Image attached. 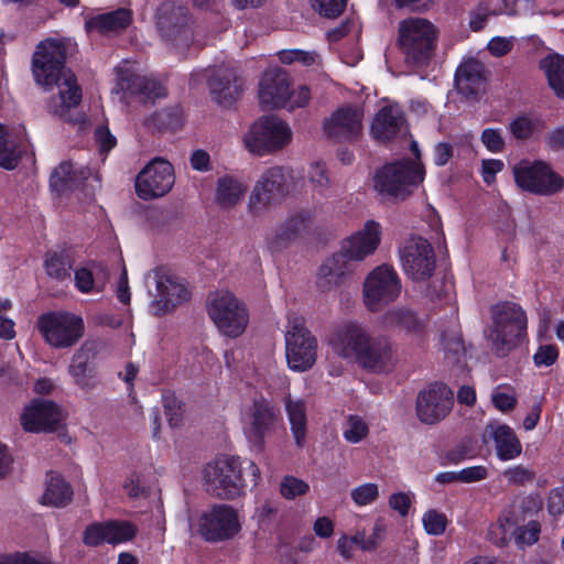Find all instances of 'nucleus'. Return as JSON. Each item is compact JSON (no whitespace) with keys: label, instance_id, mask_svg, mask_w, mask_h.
Segmentation results:
<instances>
[{"label":"nucleus","instance_id":"4d7b16f0","mask_svg":"<svg viewBox=\"0 0 564 564\" xmlns=\"http://www.w3.org/2000/svg\"><path fill=\"white\" fill-rule=\"evenodd\" d=\"M123 488L130 498L144 497L149 489L145 485L144 478L138 473L130 474L123 485Z\"/></svg>","mask_w":564,"mask_h":564},{"label":"nucleus","instance_id":"ea45409f","mask_svg":"<svg viewBox=\"0 0 564 564\" xmlns=\"http://www.w3.org/2000/svg\"><path fill=\"white\" fill-rule=\"evenodd\" d=\"M20 159L18 143L3 126L0 124V166L7 170H13Z\"/></svg>","mask_w":564,"mask_h":564},{"label":"nucleus","instance_id":"aec40b11","mask_svg":"<svg viewBox=\"0 0 564 564\" xmlns=\"http://www.w3.org/2000/svg\"><path fill=\"white\" fill-rule=\"evenodd\" d=\"M453 392L445 384L434 383L421 391L416 399V414L425 424L443 420L452 410Z\"/></svg>","mask_w":564,"mask_h":564},{"label":"nucleus","instance_id":"20e7f679","mask_svg":"<svg viewBox=\"0 0 564 564\" xmlns=\"http://www.w3.org/2000/svg\"><path fill=\"white\" fill-rule=\"evenodd\" d=\"M438 29L425 18L410 17L398 24L397 45L411 66H425L432 59Z\"/></svg>","mask_w":564,"mask_h":564},{"label":"nucleus","instance_id":"bb28decb","mask_svg":"<svg viewBox=\"0 0 564 564\" xmlns=\"http://www.w3.org/2000/svg\"><path fill=\"white\" fill-rule=\"evenodd\" d=\"M94 357V343L85 341L75 350L67 367L73 383L85 392H90L97 386L96 371L93 366Z\"/></svg>","mask_w":564,"mask_h":564},{"label":"nucleus","instance_id":"09e8293b","mask_svg":"<svg viewBox=\"0 0 564 564\" xmlns=\"http://www.w3.org/2000/svg\"><path fill=\"white\" fill-rule=\"evenodd\" d=\"M83 542L87 546H99L101 544H110V535L108 521L96 522L88 525L83 534Z\"/></svg>","mask_w":564,"mask_h":564},{"label":"nucleus","instance_id":"7c9ffc66","mask_svg":"<svg viewBox=\"0 0 564 564\" xmlns=\"http://www.w3.org/2000/svg\"><path fill=\"white\" fill-rule=\"evenodd\" d=\"M312 212L302 210L288 218L270 238V247L280 250L303 235L313 224Z\"/></svg>","mask_w":564,"mask_h":564},{"label":"nucleus","instance_id":"5fc2aeb1","mask_svg":"<svg viewBox=\"0 0 564 564\" xmlns=\"http://www.w3.org/2000/svg\"><path fill=\"white\" fill-rule=\"evenodd\" d=\"M503 478L512 485H524L534 478V471L523 465H516L502 473Z\"/></svg>","mask_w":564,"mask_h":564},{"label":"nucleus","instance_id":"bf43d9fd","mask_svg":"<svg viewBox=\"0 0 564 564\" xmlns=\"http://www.w3.org/2000/svg\"><path fill=\"white\" fill-rule=\"evenodd\" d=\"M313 7L319 11L321 14L335 18L339 15L346 7V0H311Z\"/></svg>","mask_w":564,"mask_h":564},{"label":"nucleus","instance_id":"6e6d98bb","mask_svg":"<svg viewBox=\"0 0 564 564\" xmlns=\"http://www.w3.org/2000/svg\"><path fill=\"white\" fill-rule=\"evenodd\" d=\"M308 178L318 193H324L329 186L327 170L322 163H314L308 171Z\"/></svg>","mask_w":564,"mask_h":564},{"label":"nucleus","instance_id":"9b49d317","mask_svg":"<svg viewBox=\"0 0 564 564\" xmlns=\"http://www.w3.org/2000/svg\"><path fill=\"white\" fill-rule=\"evenodd\" d=\"M285 356L293 371L311 369L317 358V340L305 326L301 316H289L285 330Z\"/></svg>","mask_w":564,"mask_h":564},{"label":"nucleus","instance_id":"b1692460","mask_svg":"<svg viewBox=\"0 0 564 564\" xmlns=\"http://www.w3.org/2000/svg\"><path fill=\"white\" fill-rule=\"evenodd\" d=\"M191 18L187 10L171 2L162 3L156 11V25L162 35L176 44L192 39Z\"/></svg>","mask_w":564,"mask_h":564},{"label":"nucleus","instance_id":"680f3d73","mask_svg":"<svg viewBox=\"0 0 564 564\" xmlns=\"http://www.w3.org/2000/svg\"><path fill=\"white\" fill-rule=\"evenodd\" d=\"M75 286L80 293H91L96 290L93 271L88 268H79L74 274Z\"/></svg>","mask_w":564,"mask_h":564},{"label":"nucleus","instance_id":"69168bd1","mask_svg":"<svg viewBox=\"0 0 564 564\" xmlns=\"http://www.w3.org/2000/svg\"><path fill=\"white\" fill-rule=\"evenodd\" d=\"M489 14V6L486 2L478 3L469 13V28L476 32L480 31L485 26Z\"/></svg>","mask_w":564,"mask_h":564},{"label":"nucleus","instance_id":"e2e57ef3","mask_svg":"<svg viewBox=\"0 0 564 564\" xmlns=\"http://www.w3.org/2000/svg\"><path fill=\"white\" fill-rule=\"evenodd\" d=\"M541 528L539 522L530 521L528 524L518 529L517 532V542L519 544L531 545L539 540Z\"/></svg>","mask_w":564,"mask_h":564},{"label":"nucleus","instance_id":"8fccbe9b","mask_svg":"<svg viewBox=\"0 0 564 564\" xmlns=\"http://www.w3.org/2000/svg\"><path fill=\"white\" fill-rule=\"evenodd\" d=\"M310 490V485L291 475L284 476L280 482V494L284 499L294 500L297 497L305 496Z\"/></svg>","mask_w":564,"mask_h":564},{"label":"nucleus","instance_id":"c756f323","mask_svg":"<svg viewBox=\"0 0 564 564\" xmlns=\"http://www.w3.org/2000/svg\"><path fill=\"white\" fill-rule=\"evenodd\" d=\"M404 118L398 106H384L375 116L370 133L379 142L395 138L403 129Z\"/></svg>","mask_w":564,"mask_h":564},{"label":"nucleus","instance_id":"4468645a","mask_svg":"<svg viewBox=\"0 0 564 564\" xmlns=\"http://www.w3.org/2000/svg\"><path fill=\"white\" fill-rule=\"evenodd\" d=\"M289 180L290 173L282 166H271L264 170L249 195V213L259 216L282 200L290 192Z\"/></svg>","mask_w":564,"mask_h":564},{"label":"nucleus","instance_id":"9d476101","mask_svg":"<svg viewBox=\"0 0 564 564\" xmlns=\"http://www.w3.org/2000/svg\"><path fill=\"white\" fill-rule=\"evenodd\" d=\"M292 135L285 121L267 116L251 124L242 138V143L250 153L262 156L285 148L292 141Z\"/></svg>","mask_w":564,"mask_h":564},{"label":"nucleus","instance_id":"4c0bfd02","mask_svg":"<svg viewBox=\"0 0 564 564\" xmlns=\"http://www.w3.org/2000/svg\"><path fill=\"white\" fill-rule=\"evenodd\" d=\"M284 404L295 443L302 447L305 443L307 425L305 402L302 399L288 397Z\"/></svg>","mask_w":564,"mask_h":564},{"label":"nucleus","instance_id":"f03ea898","mask_svg":"<svg viewBox=\"0 0 564 564\" xmlns=\"http://www.w3.org/2000/svg\"><path fill=\"white\" fill-rule=\"evenodd\" d=\"M381 241V226L368 220L361 229L341 242L340 250L327 258L319 267L317 285L323 291L338 288L344 279L354 271V262H361L371 256Z\"/></svg>","mask_w":564,"mask_h":564},{"label":"nucleus","instance_id":"58836bf2","mask_svg":"<svg viewBox=\"0 0 564 564\" xmlns=\"http://www.w3.org/2000/svg\"><path fill=\"white\" fill-rule=\"evenodd\" d=\"M550 87L558 97H564V56L550 54L540 62Z\"/></svg>","mask_w":564,"mask_h":564},{"label":"nucleus","instance_id":"a18cd8bd","mask_svg":"<svg viewBox=\"0 0 564 564\" xmlns=\"http://www.w3.org/2000/svg\"><path fill=\"white\" fill-rule=\"evenodd\" d=\"M542 128L540 119L531 116H520L511 121L509 129L516 139H529Z\"/></svg>","mask_w":564,"mask_h":564},{"label":"nucleus","instance_id":"423d86ee","mask_svg":"<svg viewBox=\"0 0 564 564\" xmlns=\"http://www.w3.org/2000/svg\"><path fill=\"white\" fill-rule=\"evenodd\" d=\"M424 178V169L419 161L402 160L386 164L373 177V187L381 199H404L413 186Z\"/></svg>","mask_w":564,"mask_h":564},{"label":"nucleus","instance_id":"ddd939ff","mask_svg":"<svg viewBox=\"0 0 564 564\" xmlns=\"http://www.w3.org/2000/svg\"><path fill=\"white\" fill-rule=\"evenodd\" d=\"M512 172L517 186L531 194L550 196L564 187V178L543 161L522 160Z\"/></svg>","mask_w":564,"mask_h":564},{"label":"nucleus","instance_id":"c03bdc74","mask_svg":"<svg viewBox=\"0 0 564 564\" xmlns=\"http://www.w3.org/2000/svg\"><path fill=\"white\" fill-rule=\"evenodd\" d=\"M369 434L367 422L358 415H349L344 424L343 436L351 444L364 441Z\"/></svg>","mask_w":564,"mask_h":564},{"label":"nucleus","instance_id":"37998d69","mask_svg":"<svg viewBox=\"0 0 564 564\" xmlns=\"http://www.w3.org/2000/svg\"><path fill=\"white\" fill-rule=\"evenodd\" d=\"M379 497L380 489L376 482H364L350 490V499L359 508L376 503Z\"/></svg>","mask_w":564,"mask_h":564},{"label":"nucleus","instance_id":"a211bd4d","mask_svg":"<svg viewBox=\"0 0 564 564\" xmlns=\"http://www.w3.org/2000/svg\"><path fill=\"white\" fill-rule=\"evenodd\" d=\"M402 267L414 281H424L435 270V256L430 242L421 237L409 239L400 250Z\"/></svg>","mask_w":564,"mask_h":564},{"label":"nucleus","instance_id":"e433bc0d","mask_svg":"<svg viewBox=\"0 0 564 564\" xmlns=\"http://www.w3.org/2000/svg\"><path fill=\"white\" fill-rule=\"evenodd\" d=\"M132 20L131 12L127 9H118L112 12L97 14L86 22L89 31L99 33L117 32L127 28Z\"/></svg>","mask_w":564,"mask_h":564},{"label":"nucleus","instance_id":"de8ad7c7","mask_svg":"<svg viewBox=\"0 0 564 564\" xmlns=\"http://www.w3.org/2000/svg\"><path fill=\"white\" fill-rule=\"evenodd\" d=\"M442 346L445 352V358L452 364L460 362L465 348L457 330L446 333L442 337Z\"/></svg>","mask_w":564,"mask_h":564},{"label":"nucleus","instance_id":"f704fd0d","mask_svg":"<svg viewBox=\"0 0 564 564\" xmlns=\"http://www.w3.org/2000/svg\"><path fill=\"white\" fill-rule=\"evenodd\" d=\"M247 185L231 175H224L217 180L215 200L221 208H232L245 197Z\"/></svg>","mask_w":564,"mask_h":564},{"label":"nucleus","instance_id":"dca6fc26","mask_svg":"<svg viewBox=\"0 0 564 564\" xmlns=\"http://www.w3.org/2000/svg\"><path fill=\"white\" fill-rule=\"evenodd\" d=\"M155 292L152 294L151 310L155 315H164L187 302L191 291L187 283L169 270L159 268L153 271Z\"/></svg>","mask_w":564,"mask_h":564},{"label":"nucleus","instance_id":"72a5a7b5","mask_svg":"<svg viewBox=\"0 0 564 564\" xmlns=\"http://www.w3.org/2000/svg\"><path fill=\"white\" fill-rule=\"evenodd\" d=\"M212 98L223 107H231L241 93V82L229 72H219L209 80Z\"/></svg>","mask_w":564,"mask_h":564},{"label":"nucleus","instance_id":"a19ab883","mask_svg":"<svg viewBox=\"0 0 564 564\" xmlns=\"http://www.w3.org/2000/svg\"><path fill=\"white\" fill-rule=\"evenodd\" d=\"M108 529L110 535V545L123 544L132 541L138 532V527L126 520H109Z\"/></svg>","mask_w":564,"mask_h":564},{"label":"nucleus","instance_id":"864d4df0","mask_svg":"<svg viewBox=\"0 0 564 564\" xmlns=\"http://www.w3.org/2000/svg\"><path fill=\"white\" fill-rule=\"evenodd\" d=\"M413 499L414 494L411 491L392 492L388 498V506L391 510L395 511L401 518H405L410 513Z\"/></svg>","mask_w":564,"mask_h":564},{"label":"nucleus","instance_id":"412c9836","mask_svg":"<svg viewBox=\"0 0 564 564\" xmlns=\"http://www.w3.org/2000/svg\"><path fill=\"white\" fill-rule=\"evenodd\" d=\"M364 111L356 106L336 109L325 119L323 129L328 138L345 142L357 140L362 132Z\"/></svg>","mask_w":564,"mask_h":564},{"label":"nucleus","instance_id":"052dcab7","mask_svg":"<svg viewBox=\"0 0 564 564\" xmlns=\"http://www.w3.org/2000/svg\"><path fill=\"white\" fill-rule=\"evenodd\" d=\"M481 142L486 149L492 153L502 152L505 148V140L498 129H485L481 133Z\"/></svg>","mask_w":564,"mask_h":564},{"label":"nucleus","instance_id":"6ab92c4d","mask_svg":"<svg viewBox=\"0 0 564 564\" xmlns=\"http://www.w3.org/2000/svg\"><path fill=\"white\" fill-rule=\"evenodd\" d=\"M370 337L362 324L350 321L334 329L328 338V344L339 357L358 362Z\"/></svg>","mask_w":564,"mask_h":564},{"label":"nucleus","instance_id":"473e14b6","mask_svg":"<svg viewBox=\"0 0 564 564\" xmlns=\"http://www.w3.org/2000/svg\"><path fill=\"white\" fill-rule=\"evenodd\" d=\"M485 66L469 59L458 66L455 74V85L458 91L465 96H475L485 89Z\"/></svg>","mask_w":564,"mask_h":564},{"label":"nucleus","instance_id":"774afa93","mask_svg":"<svg viewBox=\"0 0 564 564\" xmlns=\"http://www.w3.org/2000/svg\"><path fill=\"white\" fill-rule=\"evenodd\" d=\"M488 470L485 466H471L458 470L459 482L470 484L486 479Z\"/></svg>","mask_w":564,"mask_h":564},{"label":"nucleus","instance_id":"4be33fe9","mask_svg":"<svg viewBox=\"0 0 564 564\" xmlns=\"http://www.w3.org/2000/svg\"><path fill=\"white\" fill-rule=\"evenodd\" d=\"M62 409L53 401L35 399L24 408L21 425L28 432H52L62 423Z\"/></svg>","mask_w":564,"mask_h":564},{"label":"nucleus","instance_id":"49530a36","mask_svg":"<svg viewBox=\"0 0 564 564\" xmlns=\"http://www.w3.org/2000/svg\"><path fill=\"white\" fill-rule=\"evenodd\" d=\"M422 525L429 535H442L448 525L446 514L436 509H429L422 514Z\"/></svg>","mask_w":564,"mask_h":564},{"label":"nucleus","instance_id":"cd10ccee","mask_svg":"<svg viewBox=\"0 0 564 564\" xmlns=\"http://www.w3.org/2000/svg\"><path fill=\"white\" fill-rule=\"evenodd\" d=\"M482 441L494 443L496 455L500 460H512L521 455L522 445L514 431L506 425L491 422L486 425L482 432Z\"/></svg>","mask_w":564,"mask_h":564},{"label":"nucleus","instance_id":"c85d7f7f","mask_svg":"<svg viewBox=\"0 0 564 564\" xmlns=\"http://www.w3.org/2000/svg\"><path fill=\"white\" fill-rule=\"evenodd\" d=\"M381 323L384 327L399 329L406 335L420 338L425 330V321L408 306H394L383 313Z\"/></svg>","mask_w":564,"mask_h":564},{"label":"nucleus","instance_id":"5701e85b","mask_svg":"<svg viewBox=\"0 0 564 564\" xmlns=\"http://www.w3.org/2000/svg\"><path fill=\"white\" fill-rule=\"evenodd\" d=\"M289 74L279 67L268 68L259 82L258 97L264 109L283 108L290 98Z\"/></svg>","mask_w":564,"mask_h":564},{"label":"nucleus","instance_id":"f8f14e48","mask_svg":"<svg viewBox=\"0 0 564 564\" xmlns=\"http://www.w3.org/2000/svg\"><path fill=\"white\" fill-rule=\"evenodd\" d=\"M402 283L397 271L389 264L372 269L362 284V303L372 313L381 311L401 294Z\"/></svg>","mask_w":564,"mask_h":564},{"label":"nucleus","instance_id":"39448f33","mask_svg":"<svg viewBox=\"0 0 564 564\" xmlns=\"http://www.w3.org/2000/svg\"><path fill=\"white\" fill-rule=\"evenodd\" d=\"M528 318L516 303L503 302L491 307V324L485 336L498 356H506L524 338Z\"/></svg>","mask_w":564,"mask_h":564},{"label":"nucleus","instance_id":"6e6552de","mask_svg":"<svg viewBox=\"0 0 564 564\" xmlns=\"http://www.w3.org/2000/svg\"><path fill=\"white\" fill-rule=\"evenodd\" d=\"M240 421L251 451L262 453L265 437L279 421V412L271 401L260 395L242 406Z\"/></svg>","mask_w":564,"mask_h":564},{"label":"nucleus","instance_id":"338daca9","mask_svg":"<svg viewBox=\"0 0 564 564\" xmlns=\"http://www.w3.org/2000/svg\"><path fill=\"white\" fill-rule=\"evenodd\" d=\"M505 164L501 160L489 159L482 160L481 163V176L486 184L491 185L496 181V175L502 171Z\"/></svg>","mask_w":564,"mask_h":564},{"label":"nucleus","instance_id":"2eb2a0df","mask_svg":"<svg viewBox=\"0 0 564 564\" xmlns=\"http://www.w3.org/2000/svg\"><path fill=\"white\" fill-rule=\"evenodd\" d=\"M241 530L238 510L225 503H216L204 510L198 519V532L207 542H220L235 538Z\"/></svg>","mask_w":564,"mask_h":564},{"label":"nucleus","instance_id":"f257e3e1","mask_svg":"<svg viewBox=\"0 0 564 564\" xmlns=\"http://www.w3.org/2000/svg\"><path fill=\"white\" fill-rule=\"evenodd\" d=\"M69 40H45L33 54L32 73L35 83L45 90L57 87L58 95L48 101V109L55 116L64 118L69 109L82 100V90L75 75L65 67Z\"/></svg>","mask_w":564,"mask_h":564},{"label":"nucleus","instance_id":"13d9d810","mask_svg":"<svg viewBox=\"0 0 564 564\" xmlns=\"http://www.w3.org/2000/svg\"><path fill=\"white\" fill-rule=\"evenodd\" d=\"M514 42L516 39L513 36H495L488 42L487 50L492 56H505L511 52Z\"/></svg>","mask_w":564,"mask_h":564},{"label":"nucleus","instance_id":"2f4dec72","mask_svg":"<svg viewBox=\"0 0 564 564\" xmlns=\"http://www.w3.org/2000/svg\"><path fill=\"white\" fill-rule=\"evenodd\" d=\"M90 175V170L66 161L56 166L50 177V185L56 194L78 188Z\"/></svg>","mask_w":564,"mask_h":564},{"label":"nucleus","instance_id":"0eeeda50","mask_svg":"<svg viewBox=\"0 0 564 564\" xmlns=\"http://www.w3.org/2000/svg\"><path fill=\"white\" fill-rule=\"evenodd\" d=\"M207 314L220 335L238 338L249 324L246 304L228 290H217L208 295Z\"/></svg>","mask_w":564,"mask_h":564},{"label":"nucleus","instance_id":"a878e982","mask_svg":"<svg viewBox=\"0 0 564 564\" xmlns=\"http://www.w3.org/2000/svg\"><path fill=\"white\" fill-rule=\"evenodd\" d=\"M358 364L376 373L392 370L397 364V352L390 338L386 336L370 337Z\"/></svg>","mask_w":564,"mask_h":564},{"label":"nucleus","instance_id":"603ef678","mask_svg":"<svg viewBox=\"0 0 564 564\" xmlns=\"http://www.w3.org/2000/svg\"><path fill=\"white\" fill-rule=\"evenodd\" d=\"M279 59L283 64L301 63L304 66H311L318 62V55L314 52L303 50H282L278 53Z\"/></svg>","mask_w":564,"mask_h":564},{"label":"nucleus","instance_id":"7ed1b4c3","mask_svg":"<svg viewBox=\"0 0 564 564\" xmlns=\"http://www.w3.org/2000/svg\"><path fill=\"white\" fill-rule=\"evenodd\" d=\"M246 469L254 484L260 478V469L252 460L223 455L208 463L203 469V479L207 489L220 498L234 499L243 490L242 471Z\"/></svg>","mask_w":564,"mask_h":564},{"label":"nucleus","instance_id":"f3484780","mask_svg":"<svg viewBox=\"0 0 564 564\" xmlns=\"http://www.w3.org/2000/svg\"><path fill=\"white\" fill-rule=\"evenodd\" d=\"M174 184V171L170 162L154 159L145 165L135 180V191L142 199H153L167 194Z\"/></svg>","mask_w":564,"mask_h":564},{"label":"nucleus","instance_id":"3c124183","mask_svg":"<svg viewBox=\"0 0 564 564\" xmlns=\"http://www.w3.org/2000/svg\"><path fill=\"white\" fill-rule=\"evenodd\" d=\"M0 564H52V561L39 553L14 552L0 554Z\"/></svg>","mask_w":564,"mask_h":564},{"label":"nucleus","instance_id":"0e129e2a","mask_svg":"<svg viewBox=\"0 0 564 564\" xmlns=\"http://www.w3.org/2000/svg\"><path fill=\"white\" fill-rule=\"evenodd\" d=\"M558 357L557 347L554 345L540 346L533 356L534 364L538 367H549L553 365Z\"/></svg>","mask_w":564,"mask_h":564},{"label":"nucleus","instance_id":"c9c22d12","mask_svg":"<svg viewBox=\"0 0 564 564\" xmlns=\"http://www.w3.org/2000/svg\"><path fill=\"white\" fill-rule=\"evenodd\" d=\"M73 499V489L65 479L56 474L50 473L45 484V489L41 502L50 507H65Z\"/></svg>","mask_w":564,"mask_h":564},{"label":"nucleus","instance_id":"393cba45","mask_svg":"<svg viewBox=\"0 0 564 564\" xmlns=\"http://www.w3.org/2000/svg\"><path fill=\"white\" fill-rule=\"evenodd\" d=\"M117 87L123 99L135 97L142 104L153 102L166 95L164 87L155 79L129 70H120Z\"/></svg>","mask_w":564,"mask_h":564},{"label":"nucleus","instance_id":"79ce46f5","mask_svg":"<svg viewBox=\"0 0 564 564\" xmlns=\"http://www.w3.org/2000/svg\"><path fill=\"white\" fill-rule=\"evenodd\" d=\"M45 271L48 276L63 281L69 276L70 260L65 253L48 252L44 261Z\"/></svg>","mask_w":564,"mask_h":564},{"label":"nucleus","instance_id":"1a4fd4ad","mask_svg":"<svg viewBox=\"0 0 564 564\" xmlns=\"http://www.w3.org/2000/svg\"><path fill=\"white\" fill-rule=\"evenodd\" d=\"M36 325L45 343L55 349L72 348L84 337L86 329L80 315L66 311L45 313Z\"/></svg>","mask_w":564,"mask_h":564}]
</instances>
